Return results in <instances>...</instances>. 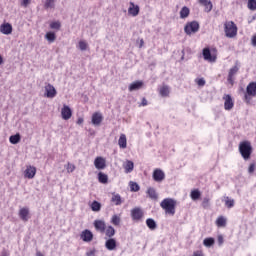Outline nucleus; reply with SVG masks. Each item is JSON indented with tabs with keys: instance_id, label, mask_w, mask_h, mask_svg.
<instances>
[{
	"instance_id": "obj_2",
	"label": "nucleus",
	"mask_w": 256,
	"mask_h": 256,
	"mask_svg": "<svg viewBox=\"0 0 256 256\" xmlns=\"http://www.w3.org/2000/svg\"><path fill=\"white\" fill-rule=\"evenodd\" d=\"M160 207L165 210L166 215H175V207H177V201L173 198H165L161 201Z\"/></svg>"
},
{
	"instance_id": "obj_4",
	"label": "nucleus",
	"mask_w": 256,
	"mask_h": 256,
	"mask_svg": "<svg viewBox=\"0 0 256 256\" xmlns=\"http://www.w3.org/2000/svg\"><path fill=\"white\" fill-rule=\"evenodd\" d=\"M256 97V82H250L246 87V93L244 95L245 103H251V99Z\"/></svg>"
},
{
	"instance_id": "obj_1",
	"label": "nucleus",
	"mask_w": 256,
	"mask_h": 256,
	"mask_svg": "<svg viewBox=\"0 0 256 256\" xmlns=\"http://www.w3.org/2000/svg\"><path fill=\"white\" fill-rule=\"evenodd\" d=\"M239 153L245 161L251 159V154L253 153V146L249 141H242L239 144Z\"/></svg>"
},
{
	"instance_id": "obj_46",
	"label": "nucleus",
	"mask_w": 256,
	"mask_h": 256,
	"mask_svg": "<svg viewBox=\"0 0 256 256\" xmlns=\"http://www.w3.org/2000/svg\"><path fill=\"white\" fill-rule=\"evenodd\" d=\"M66 170L68 173H73V171H75V164L68 163Z\"/></svg>"
},
{
	"instance_id": "obj_22",
	"label": "nucleus",
	"mask_w": 256,
	"mask_h": 256,
	"mask_svg": "<svg viewBox=\"0 0 256 256\" xmlns=\"http://www.w3.org/2000/svg\"><path fill=\"white\" fill-rule=\"evenodd\" d=\"M111 203L116 206L123 205V198H121L120 194L112 193Z\"/></svg>"
},
{
	"instance_id": "obj_40",
	"label": "nucleus",
	"mask_w": 256,
	"mask_h": 256,
	"mask_svg": "<svg viewBox=\"0 0 256 256\" xmlns=\"http://www.w3.org/2000/svg\"><path fill=\"white\" fill-rule=\"evenodd\" d=\"M44 7H45V9H54L55 8V0H46Z\"/></svg>"
},
{
	"instance_id": "obj_19",
	"label": "nucleus",
	"mask_w": 256,
	"mask_h": 256,
	"mask_svg": "<svg viewBox=\"0 0 256 256\" xmlns=\"http://www.w3.org/2000/svg\"><path fill=\"white\" fill-rule=\"evenodd\" d=\"M0 31L3 35H11V33H13V26L9 23H4L0 26Z\"/></svg>"
},
{
	"instance_id": "obj_56",
	"label": "nucleus",
	"mask_w": 256,
	"mask_h": 256,
	"mask_svg": "<svg viewBox=\"0 0 256 256\" xmlns=\"http://www.w3.org/2000/svg\"><path fill=\"white\" fill-rule=\"evenodd\" d=\"M83 118H79L78 120H77V125H83Z\"/></svg>"
},
{
	"instance_id": "obj_11",
	"label": "nucleus",
	"mask_w": 256,
	"mask_h": 256,
	"mask_svg": "<svg viewBox=\"0 0 256 256\" xmlns=\"http://www.w3.org/2000/svg\"><path fill=\"white\" fill-rule=\"evenodd\" d=\"M61 116L64 121H69L71 117H73V111L67 105H64L61 109Z\"/></svg>"
},
{
	"instance_id": "obj_42",
	"label": "nucleus",
	"mask_w": 256,
	"mask_h": 256,
	"mask_svg": "<svg viewBox=\"0 0 256 256\" xmlns=\"http://www.w3.org/2000/svg\"><path fill=\"white\" fill-rule=\"evenodd\" d=\"M50 29H55L56 31H59V29H61V22L59 21L51 22Z\"/></svg>"
},
{
	"instance_id": "obj_17",
	"label": "nucleus",
	"mask_w": 256,
	"mask_h": 256,
	"mask_svg": "<svg viewBox=\"0 0 256 256\" xmlns=\"http://www.w3.org/2000/svg\"><path fill=\"white\" fill-rule=\"evenodd\" d=\"M19 217L22 221H29L31 219V216H29V208L24 207L19 210Z\"/></svg>"
},
{
	"instance_id": "obj_26",
	"label": "nucleus",
	"mask_w": 256,
	"mask_h": 256,
	"mask_svg": "<svg viewBox=\"0 0 256 256\" xmlns=\"http://www.w3.org/2000/svg\"><path fill=\"white\" fill-rule=\"evenodd\" d=\"M98 181L99 183H102L103 185H107L109 183V176L103 172L98 173Z\"/></svg>"
},
{
	"instance_id": "obj_41",
	"label": "nucleus",
	"mask_w": 256,
	"mask_h": 256,
	"mask_svg": "<svg viewBox=\"0 0 256 256\" xmlns=\"http://www.w3.org/2000/svg\"><path fill=\"white\" fill-rule=\"evenodd\" d=\"M225 205L228 209H231V208L235 207V200L229 199V197H226Z\"/></svg>"
},
{
	"instance_id": "obj_57",
	"label": "nucleus",
	"mask_w": 256,
	"mask_h": 256,
	"mask_svg": "<svg viewBox=\"0 0 256 256\" xmlns=\"http://www.w3.org/2000/svg\"><path fill=\"white\" fill-rule=\"evenodd\" d=\"M143 45H145V41L143 39L140 40V48L143 47Z\"/></svg>"
},
{
	"instance_id": "obj_28",
	"label": "nucleus",
	"mask_w": 256,
	"mask_h": 256,
	"mask_svg": "<svg viewBox=\"0 0 256 256\" xmlns=\"http://www.w3.org/2000/svg\"><path fill=\"white\" fill-rule=\"evenodd\" d=\"M143 87V81H136L129 86V91H137Z\"/></svg>"
},
{
	"instance_id": "obj_12",
	"label": "nucleus",
	"mask_w": 256,
	"mask_h": 256,
	"mask_svg": "<svg viewBox=\"0 0 256 256\" xmlns=\"http://www.w3.org/2000/svg\"><path fill=\"white\" fill-rule=\"evenodd\" d=\"M80 239H82L84 243H91V241H93V232L89 229H85L81 232Z\"/></svg>"
},
{
	"instance_id": "obj_18",
	"label": "nucleus",
	"mask_w": 256,
	"mask_h": 256,
	"mask_svg": "<svg viewBox=\"0 0 256 256\" xmlns=\"http://www.w3.org/2000/svg\"><path fill=\"white\" fill-rule=\"evenodd\" d=\"M94 166L96 167V169H105V167H107L105 158L96 157L94 160Z\"/></svg>"
},
{
	"instance_id": "obj_55",
	"label": "nucleus",
	"mask_w": 256,
	"mask_h": 256,
	"mask_svg": "<svg viewBox=\"0 0 256 256\" xmlns=\"http://www.w3.org/2000/svg\"><path fill=\"white\" fill-rule=\"evenodd\" d=\"M209 0H199V3L201 4V5H207V2H208Z\"/></svg>"
},
{
	"instance_id": "obj_47",
	"label": "nucleus",
	"mask_w": 256,
	"mask_h": 256,
	"mask_svg": "<svg viewBox=\"0 0 256 256\" xmlns=\"http://www.w3.org/2000/svg\"><path fill=\"white\" fill-rule=\"evenodd\" d=\"M21 7H29L31 5V0H20Z\"/></svg>"
},
{
	"instance_id": "obj_38",
	"label": "nucleus",
	"mask_w": 256,
	"mask_h": 256,
	"mask_svg": "<svg viewBox=\"0 0 256 256\" xmlns=\"http://www.w3.org/2000/svg\"><path fill=\"white\" fill-rule=\"evenodd\" d=\"M189 13H190V11H189V9L187 8V6H184V7L181 9V11H180V17H181V19H185V18L189 17Z\"/></svg>"
},
{
	"instance_id": "obj_36",
	"label": "nucleus",
	"mask_w": 256,
	"mask_h": 256,
	"mask_svg": "<svg viewBox=\"0 0 256 256\" xmlns=\"http://www.w3.org/2000/svg\"><path fill=\"white\" fill-rule=\"evenodd\" d=\"M90 207L91 210L96 213L101 211V203H99L98 201H93Z\"/></svg>"
},
{
	"instance_id": "obj_30",
	"label": "nucleus",
	"mask_w": 256,
	"mask_h": 256,
	"mask_svg": "<svg viewBox=\"0 0 256 256\" xmlns=\"http://www.w3.org/2000/svg\"><path fill=\"white\" fill-rule=\"evenodd\" d=\"M45 39L49 42V43H55V40L57 39V35L55 34V32H47L45 35Z\"/></svg>"
},
{
	"instance_id": "obj_53",
	"label": "nucleus",
	"mask_w": 256,
	"mask_h": 256,
	"mask_svg": "<svg viewBox=\"0 0 256 256\" xmlns=\"http://www.w3.org/2000/svg\"><path fill=\"white\" fill-rule=\"evenodd\" d=\"M141 105L142 107H147V99L143 98Z\"/></svg>"
},
{
	"instance_id": "obj_10",
	"label": "nucleus",
	"mask_w": 256,
	"mask_h": 256,
	"mask_svg": "<svg viewBox=\"0 0 256 256\" xmlns=\"http://www.w3.org/2000/svg\"><path fill=\"white\" fill-rule=\"evenodd\" d=\"M35 175H37V168L35 166H27L26 170L24 171V177L26 179H34Z\"/></svg>"
},
{
	"instance_id": "obj_50",
	"label": "nucleus",
	"mask_w": 256,
	"mask_h": 256,
	"mask_svg": "<svg viewBox=\"0 0 256 256\" xmlns=\"http://www.w3.org/2000/svg\"><path fill=\"white\" fill-rule=\"evenodd\" d=\"M192 256H205L202 250H196L193 252Z\"/></svg>"
},
{
	"instance_id": "obj_37",
	"label": "nucleus",
	"mask_w": 256,
	"mask_h": 256,
	"mask_svg": "<svg viewBox=\"0 0 256 256\" xmlns=\"http://www.w3.org/2000/svg\"><path fill=\"white\" fill-rule=\"evenodd\" d=\"M129 185H130V191L134 193H137V191L141 189V187L139 186V184H137V182L130 181Z\"/></svg>"
},
{
	"instance_id": "obj_5",
	"label": "nucleus",
	"mask_w": 256,
	"mask_h": 256,
	"mask_svg": "<svg viewBox=\"0 0 256 256\" xmlns=\"http://www.w3.org/2000/svg\"><path fill=\"white\" fill-rule=\"evenodd\" d=\"M44 97L47 99H55L57 97V89L51 83H46L44 86Z\"/></svg>"
},
{
	"instance_id": "obj_59",
	"label": "nucleus",
	"mask_w": 256,
	"mask_h": 256,
	"mask_svg": "<svg viewBox=\"0 0 256 256\" xmlns=\"http://www.w3.org/2000/svg\"><path fill=\"white\" fill-rule=\"evenodd\" d=\"M36 256H43V254L38 251V252L36 253Z\"/></svg>"
},
{
	"instance_id": "obj_15",
	"label": "nucleus",
	"mask_w": 256,
	"mask_h": 256,
	"mask_svg": "<svg viewBox=\"0 0 256 256\" xmlns=\"http://www.w3.org/2000/svg\"><path fill=\"white\" fill-rule=\"evenodd\" d=\"M94 227H95L96 231H99L100 233H105V229H107V225L105 224V221H103V220H95Z\"/></svg>"
},
{
	"instance_id": "obj_13",
	"label": "nucleus",
	"mask_w": 256,
	"mask_h": 256,
	"mask_svg": "<svg viewBox=\"0 0 256 256\" xmlns=\"http://www.w3.org/2000/svg\"><path fill=\"white\" fill-rule=\"evenodd\" d=\"M140 11L141 9L139 8V5L129 2L128 15L131 17H137Z\"/></svg>"
},
{
	"instance_id": "obj_45",
	"label": "nucleus",
	"mask_w": 256,
	"mask_h": 256,
	"mask_svg": "<svg viewBox=\"0 0 256 256\" xmlns=\"http://www.w3.org/2000/svg\"><path fill=\"white\" fill-rule=\"evenodd\" d=\"M78 47H79V50H80V51H87L88 44H87V42L81 40V41L78 43Z\"/></svg>"
},
{
	"instance_id": "obj_8",
	"label": "nucleus",
	"mask_w": 256,
	"mask_h": 256,
	"mask_svg": "<svg viewBox=\"0 0 256 256\" xmlns=\"http://www.w3.org/2000/svg\"><path fill=\"white\" fill-rule=\"evenodd\" d=\"M184 31L187 35H192V33H197V31H199V23L193 21L186 24Z\"/></svg>"
},
{
	"instance_id": "obj_14",
	"label": "nucleus",
	"mask_w": 256,
	"mask_h": 256,
	"mask_svg": "<svg viewBox=\"0 0 256 256\" xmlns=\"http://www.w3.org/2000/svg\"><path fill=\"white\" fill-rule=\"evenodd\" d=\"M153 179L157 183H161V181L165 179V172L159 168L155 169L153 172Z\"/></svg>"
},
{
	"instance_id": "obj_33",
	"label": "nucleus",
	"mask_w": 256,
	"mask_h": 256,
	"mask_svg": "<svg viewBox=\"0 0 256 256\" xmlns=\"http://www.w3.org/2000/svg\"><path fill=\"white\" fill-rule=\"evenodd\" d=\"M146 225L148 228L151 229V231H154V229H157V223L155 222V220H153V218H148L146 220Z\"/></svg>"
},
{
	"instance_id": "obj_51",
	"label": "nucleus",
	"mask_w": 256,
	"mask_h": 256,
	"mask_svg": "<svg viewBox=\"0 0 256 256\" xmlns=\"http://www.w3.org/2000/svg\"><path fill=\"white\" fill-rule=\"evenodd\" d=\"M248 172L251 173H255V164H250L249 168H248Z\"/></svg>"
},
{
	"instance_id": "obj_44",
	"label": "nucleus",
	"mask_w": 256,
	"mask_h": 256,
	"mask_svg": "<svg viewBox=\"0 0 256 256\" xmlns=\"http://www.w3.org/2000/svg\"><path fill=\"white\" fill-rule=\"evenodd\" d=\"M247 7H248V9H250V11H255L256 10V0H248Z\"/></svg>"
},
{
	"instance_id": "obj_54",
	"label": "nucleus",
	"mask_w": 256,
	"mask_h": 256,
	"mask_svg": "<svg viewBox=\"0 0 256 256\" xmlns=\"http://www.w3.org/2000/svg\"><path fill=\"white\" fill-rule=\"evenodd\" d=\"M96 253L95 250H91L90 252L87 253V256H94Z\"/></svg>"
},
{
	"instance_id": "obj_58",
	"label": "nucleus",
	"mask_w": 256,
	"mask_h": 256,
	"mask_svg": "<svg viewBox=\"0 0 256 256\" xmlns=\"http://www.w3.org/2000/svg\"><path fill=\"white\" fill-rule=\"evenodd\" d=\"M5 61L3 60V56L0 55V65H3Z\"/></svg>"
},
{
	"instance_id": "obj_27",
	"label": "nucleus",
	"mask_w": 256,
	"mask_h": 256,
	"mask_svg": "<svg viewBox=\"0 0 256 256\" xmlns=\"http://www.w3.org/2000/svg\"><path fill=\"white\" fill-rule=\"evenodd\" d=\"M147 195L150 197V199H153L154 201L159 198V195H157V191L153 187H149L147 189Z\"/></svg>"
},
{
	"instance_id": "obj_20",
	"label": "nucleus",
	"mask_w": 256,
	"mask_h": 256,
	"mask_svg": "<svg viewBox=\"0 0 256 256\" xmlns=\"http://www.w3.org/2000/svg\"><path fill=\"white\" fill-rule=\"evenodd\" d=\"M102 122H103V114H101V112H95L92 115L93 125H101Z\"/></svg>"
},
{
	"instance_id": "obj_43",
	"label": "nucleus",
	"mask_w": 256,
	"mask_h": 256,
	"mask_svg": "<svg viewBox=\"0 0 256 256\" xmlns=\"http://www.w3.org/2000/svg\"><path fill=\"white\" fill-rule=\"evenodd\" d=\"M205 7V12L206 13H211V11L213 10V3H211V1H207L206 4L203 5Z\"/></svg>"
},
{
	"instance_id": "obj_25",
	"label": "nucleus",
	"mask_w": 256,
	"mask_h": 256,
	"mask_svg": "<svg viewBox=\"0 0 256 256\" xmlns=\"http://www.w3.org/2000/svg\"><path fill=\"white\" fill-rule=\"evenodd\" d=\"M118 145L120 149H127V136L125 134H121L118 140Z\"/></svg>"
},
{
	"instance_id": "obj_21",
	"label": "nucleus",
	"mask_w": 256,
	"mask_h": 256,
	"mask_svg": "<svg viewBox=\"0 0 256 256\" xmlns=\"http://www.w3.org/2000/svg\"><path fill=\"white\" fill-rule=\"evenodd\" d=\"M123 169L125 173H132L133 169H135V164L131 160H126L123 163Z\"/></svg>"
},
{
	"instance_id": "obj_52",
	"label": "nucleus",
	"mask_w": 256,
	"mask_h": 256,
	"mask_svg": "<svg viewBox=\"0 0 256 256\" xmlns=\"http://www.w3.org/2000/svg\"><path fill=\"white\" fill-rule=\"evenodd\" d=\"M251 43H252L253 47H256V34H254L252 36Z\"/></svg>"
},
{
	"instance_id": "obj_6",
	"label": "nucleus",
	"mask_w": 256,
	"mask_h": 256,
	"mask_svg": "<svg viewBox=\"0 0 256 256\" xmlns=\"http://www.w3.org/2000/svg\"><path fill=\"white\" fill-rule=\"evenodd\" d=\"M202 55L205 61H209V63H215L217 61V54L211 53L209 48H204L202 51Z\"/></svg>"
},
{
	"instance_id": "obj_34",
	"label": "nucleus",
	"mask_w": 256,
	"mask_h": 256,
	"mask_svg": "<svg viewBox=\"0 0 256 256\" xmlns=\"http://www.w3.org/2000/svg\"><path fill=\"white\" fill-rule=\"evenodd\" d=\"M9 141L12 145H17V143L21 141V135L20 134L12 135L10 136Z\"/></svg>"
},
{
	"instance_id": "obj_48",
	"label": "nucleus",
	"mask_w": 256,
	"mask_h": 256,
	"mask_svg": "<svg viewBox=\"0 0 256 256\" xmlns=\"http://www.w3.org/2000/svg\"><path fill=\"white\" fill-rule=\"evenodd\" d=\"M196 83L199 87H205V79L204 78H199V79H196Z\"/></svg>"
},
{
	"instance_id": "obj_29",
	"label": "nucleus",
	"mask_w": 256,
	"mask_h": 256,
	"mask_svg": "<svg viewBox=\"0 0 256 256\" xmlns=\"http://www.w3.org/2000/svg\"><path fill=\"white\" fill-rule=\"evenodd\" d=\"M216 225L218 227H227V218H225V216H219L216 219Z\"/></svg>"
},
{
	"instance_id": "obj_9",
	"label": "nucleus",
	"mask_w": 256,
	"mask_h": 256,
	"mask_svg": "<svg viewBox=\"0 0 256 256\" xmlns=\"http://www.w3.org/2000/svg\"><path fill=\"white\" fill-rule=\"evenodd\" d=\"M145 213L139 207H136L131 210V217L133 221H141L144 217Z\"/></svg>"
},
{
	"instance_id": "obj_23",
	"label": "nucleus",
	"mask_w": 256,
	"mask_h": 256,
	"mask_svg": "<svg viewBox=\"0 0 256 256\" xmlns=\"http://www.w3.org/2000/svg\"><path fill=\"white\" fill-rule=\"evenodd\" d=\"M161 97H169V94L171 93V89L167 85H162L158 89Z\"/></svg>"
},
{
	"instance_id": "obj_7",
	"label": "nucleus",
	"mask_w": 256,
	"mask_h": 256,
	"mask_svg": "<svg viewBox=\"0 0 256 256\" xmlns=\"http://www.w3.org/2000/svg\"><path fill=\"white\" fill-rule=\"evenodd\" d=\"M222 99L224 101L225 111H231V109H233V107H235V101H233V97H231V95L224 94Z\"/></svg>"
},
{
	"instance_id": "obj_16",
	"label": "nucleus",
	"mask_w": 256,
	"mask_h": 256,
	"mask_svg": "<svg viewBox=\"0 0 256 256\" xmlns=\"http://www.w3.org/2000/svg\"><path fill=\"white\" fill-rule=\"evenodd\" d=\"M105 247L108 251H115L117 249V240L115 238H109L105 242Z\"/></svg>"
},
{
	"instance_id": "obj_24",
	"label": "nucleus",
	"mask_w": 256,
	"mask_h": 256,
	"mask_svg": "<svg viewBox=\"0 0 256 256\" xmlns=\"http://www.w3.org/2000/svg\"><path fill=\"white\" fill-rule=\"evenodd\" d=\"M239 72V67L234 66L229 70L228 73V82L229 83H233V77H235V75H237V73Z\"/></svg>"
},
{
	"instance_id": "obj_39",
	"label": "nucleus",
	"mask_w": 256,
	"mask_h": 256,
	"mask_svg": "<svg viewBox=\"0 0 256 256\" xmlns=\"http://www.w3.org/2000/svg\"><path fill=\"white\" fill-rule=\"evenodd\" d=\"M203 245L205 247H212V245H215V239L213 238H205L203 241Z\"/></svg>"
},
{
	"instance_id": "obj_49",
	"label": "nucleus",
	"mask_w": 256,
	"mask_h": 256,
	"mask_svg": "<svg viewBox=\"0 0 256 256\" xmlns=\"http://www.w3.org/2000/svg\"><path fill=\"white\" fill-rule=\"evenodd\" d=\"M202 206L204 207V209H207V207H209V198L203 199Z\"/></svg>"
},
{
	"instance_id": "obj_31",
	"label": "nucleus",
	"mask_w": 256,
	"mask_h": 256,
	"mask_svg": "<svg viewBox=\"0 0 256 256\" xmlns=\"http://www.w3.org/2000/svg\"><path fill=\"white\" fill-rule=\"evenodd\" d=\"M104 233H105L106 237L111 239V237H115V228H113V226H108V227H106Z\"/></svg>"
},
{
	"instance_id": "obj_3",
	"label": "nucleus",
	"mask_w": 256,
	"mask_h": 256,
	"mask_svg": "<svg viewBox=\"0 0 256 256\" xmlns=\"http://www.w3.org/2000/svg\"><path fill=\"white\" fill-rule=\"evenodd\" d=\"M237 24L233 21H226L224 23V33L225 36L228 37V39H235L237 37Z\"/></svg>"
},
{
	"instance_id": "obj_35",
	"label": "nucleus",
	"mask_w": 256,
	"mask_h": 256,
	"mask_svg": "<svg viewBox=\"0 0 256 256\" xmlns=\"http://www.w3.org/2000/svg\"><path fill=\"white\" fill-rule=\"evenodd\" d=\"M190 197L193 201H197V199L201 198V192L199 190H192Z\"/></svg>"
},
{
	"instance_id": "obj_32",
	"label": "nucleus",
	"mask_w": 256,
	"mask_h": 256,
	"mask_svg": "<svg viewBox=\"0 0 256 256\" xmlns=\"http://www.w3.org/2000/svg\"><path fill=\"white\" fill-rule=\"evenodd\" d=\"M112 225H115V227H119L121 225V215L114 214L111 218Z\"/></svg>"
}]
</instances>
